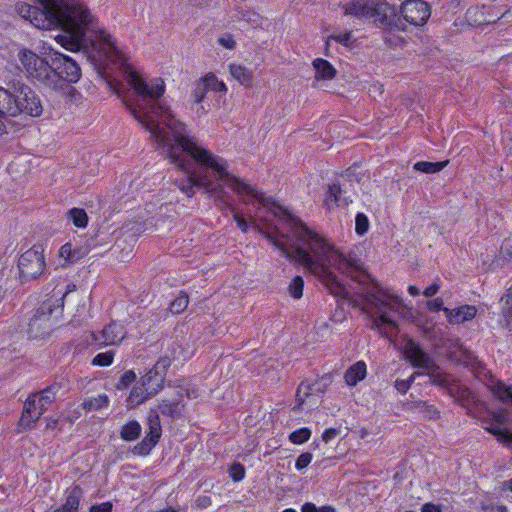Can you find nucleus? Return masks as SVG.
<instances>
[{
  "mask_svg": "<svg viewBox=\"0 0 512 512\" xmlns=\"http://www.w3.org/2000/svg\"><path fill=\"white\" fill-rule=\"evenodd\" d=\"M126 72L128 83L141 97L136 103H126V106L133 117L149 131L157 148H166L170 162L188 173L190 163L181 156V151L190 156L199 167L211 170L217 180L222 181L237 195L250 196L264 206L271 204L275 215L287 213L285 208L277 205L272 198H266L264 193L249 181L229 173L228 161L199 145L197 138L188 131L187 125L178 120L168 106L159 102L166 91L162 78H154L147 82L130 67L126 68Z\"/></svg>",
  "mask_w": 512,
  "mask_h": 512,
  "instance_id": "1",
  "label": "nucleus"
},
{
  "mask_svg": "<svg viewBox=\"0 0 512 512\" xmlns=\"http://www.w3.org/2000/svg\"><path fill=\"white\" fill-rule=\"evenodd\" d=\"M41 7L25 2L17 3L16 12L39 29H60L55 37L66 50L77 52L85 46L86 33L89 31L92 50L98 54V60L104 65L109 63L125 67L126 59L116 46L112 35L104 28L96 27L95 17L80 0H37Z\"/></svg>",
  "mask_w": 512,
  "mask_h": 512,
  "instance_id": "2",
  "label": "nucleus"
},
{
  "mask_svg": "<svg viewBox=\"0 0 512 512\" xmlns=\"http://www.w3.org/2000/svg\"><path fill=\"white\" fill-rule=\"evenodd\" d=\"M262 233L275 248L282 252L287 260L302 266L306 271L319 278L330 293L336 297L345 298L347 291L332 271V267L340 268L341 265H347L355 270L363 268L358 247H353L346 252L339 251L330 245L324 237L304 224L296 227L294 233L299 244L291 247H287L269 233Z\"/></svg>",
  "mask_w": 512,
  "mask_h": 512,
  "instance_id": "3",
  "label": "nucleus"
},
{
  "mask_svg": "<svg viewBox=\"0 0 512 512\" xmlns=\"http://www.w3.org/2000/svg\"><path fill=\"white\" fill-rule=\"evenodd\" d=\"M416 8V0H407L396 9L382 0H350L344 6V14L357 19L372 18L376 26L384 30H406V23L416 25V18L409 14Z\"/></svg>",
  "mask_w": 512,
  "mask_h": 512,
  "instance_id": "4",
  "label": "nucleus"
},
{
  "mask_svg": "<svg viewBox=\"0 0 512 512\" xmlns=\"http://www.w3.org/2000/svg\"><path fill=\"white\" fill-rule=\"evenodd\" d=\"M184 407L185 404L180 399H162L158 402L157 408H151L147 414L145 436L132 448V454L140 457L148 456L162 436L160 414L178 419L182 416Z\"/></svg>",
  "mask_w": 512,
  "mask_h": 512,
  "instance_id": "5",
  "label": "nucleus"
},
{
  "mask_svg": "<svg viewBox=\"0 0 512 512\" xmlns=\"http://www.w3.org/2000/svg\"><path fill=\"white\" fill-rule=\"evenodd\" d=\"M76 288L74 283H69L64 291L56 292L54 289L53 295L39 305L28 323L27 333L30 338H45L50 335L58 318L63 313L65 297L74 292Z\"/></svg>",
  "mask_w": 512,
  "mask_h": 512,
  "instance_id": "6",
  "label": "nucleus"
},
{
  "mask_svg": "<svg viewBox=\"0 0 512 512\" xmlns=\"http://www.w3.org/2000/svg\"><path fill=\"white\" fill-rule=\"evenodd\" d=\"M370 301L377 310V315L372 319V328L376 329L381 336L393 341L399 332L394 316L406 315L407 308L402 299L384 291H377L370 294Z\"/></svg>",
  "mask_w": 512,
  "mask_h": 512,
  "instance_id": "7",
  "label": "nucleus"
},
{
  "mask_svg": "<svg viewBox=\"0 0 512 512\" xmlns=\"http://www.w3.org/2000/svg\"><path fill=\"white\" fill-rule=\"evenodd\" d=\"M170 366L171 359L168 356L160 357L133 386L127 399L128 403L137 406L158 394L164 387Z\"/></svg>",
  "mask_w": 512,
  "mask_h": 512,
  "instance_id": "8",
  "label": "nucleus"
},
{
  "mask_svg": "<svg viewBox=\"0 0 512 512\" xmlns=\"http://www.w3.org/2000/svg\"><path fill=\"white\" fill-rule=\"evenodd\" d=\"M60 384L53 383L39 392L30 393L25 402L17 427L19 432L32 429L40 417L55 401Z\"/></svg>",
  "mask_w": 512,
  "mask_h": 512,
  "instance_id": "9",
  "label": "nucleus"
},
{
  "mask_svg": "<svg viewBox=\"0 0 512 512\" xmlns=\"http://www.w3.org/2000/svg\"><path fill=\"white\" fill-rule=\"evenodd\" d=\"M44 86L51 89H60L64 82L76 83L81 76L79 65L71 57L60 52L50 55L49 71Z\"/></svg>",
  "mask_w": 512,
  "mask_h": 512,
  "instance_id": "10",
  "label": "nucleus"
},
{
  "mask_svg": "<svg viewBox=\"0 0 512 512\" xmlns=\"http://www.w3.org/2000/svg\"><path fill=\"white\" fill-rule=\"evenodd\" d=\"M331 377L323 375L315 380H303L297 387L294 411H311L317 407L318 399L326 392Z\"/></svg>",
  "mask_w": 512,
  "mask_h": 512,
  "instance_id": "11",
  "label": "nucleus"
},
{
  "mask_svg": "<svg viewBox=\"0 0 512 512\" xmlns=\"http://www.w3.org/2000/svg\"><path fill=\"white\" fill-rule=\"evenodd\" d=\"M15 93H11V111L8 115L15 116L25 114L31 117H38L42 114L43 106L36 92L25 84L14 86Z\"/></svg>",
  "mask_w": 512,
  "mask_h": 512,
  "instance_id": "12",
  "label": "nucleus"
},
{
  "mask_svg": "<svg viewBox=\"0 0 512 512\" xmlns=\"http://www.w3.org/2000/svg\"><path fill=\"white\" fill-rule=\"evenodd\" d=\"M17 266L22 282L38 278L46 266L42 247L34 245L22 253L18 259Z\"/></svg>",
  "mask_w": 512,
  "mask_h": 512,
  "instance_id": "13",
  "label": "nucleus"
},
{
  "mask_svg": "<svg viewBox=\"0 0 512 512\" xmlns=\"http://www.w3.org/2000/svg\"><path fill=\"white\" fill-rule=\"evenodd\" d=\"M17 56L28 77L44 85L47 71H49V62L27 48L19 50Z\"/></svg>",
  "mask_w": 512,
  "mask_h": 512,
  "instance_id": "14",
  "label": "nucleus"
},
{
  "mask_svg": "<svg viewBox=\"0 0 512 512\" xmlns=\"http://www.w3.org/2000/svg\"><path fill=\"white\" fill-rule=\"evenodd\" d=\"M92 344L98 348L107 346H119L127 336L125 326L118 321H111L100 331L90 333Z\"/></svg>",
  "mask_w": 512,
  "mask_h": 512,
  "instance_id": "15",
  "label": "nucleus"
},
{
  "mask_svg": "<svg viewBox=\"0 0 512 512\" xmlns=\"http://www.w3.org/2000/svg\"><path fill=\"white\" fill-rule=\"evenodd\" d=\"M508 414L499 410L494 412L492 419L484 422V429L491 434L495 435L501 443L506 446H512V433L507 429L505 423L507 422Z\"/></svg>",
  "mask_w": 512,
  "mask_h": 512,
  "instance_id": "16",
  "label": "nucleus"
},
{
  "mask_svg": "<svg viewBox=\"0 0 512 512\" xmlns=\"http://www.w3.org/2000/svg\"><path fill=\"white\" fill-rule=\"evenodd\" d=\"M418 377L426 375L432 382L444 386L448 383V376L436 367L429 356L418 348Z\"/></svg>",
  "mask_w": 512,
  "mask_h": 512,
  "instance_id": "17",
  "label": "nucleus"
},
{
  "mask_svg": "<svg viewBox=\"0 0 512 512\" xmlns=\"http://www.w3.org/2000/svg\"><path fill=\"white\" fill-rule=\"evenodd\" d=\"M478 310L474 305H462L454 309L445 308L444 313L450 324H460L472 320Z\"/></svg>",
  "mask_w": 512,
  "mask_h": 512,
  "instance_id": "18",
  "label": "nucleus"
},
{
  "mask_svg": "<svg viewBox=\"0 0 512 512\" xmlns=\"http://www.w3.org/2000/svg\"><path fill=\"white\" fill-rule=\"evenodd\" d=\"M367 376V364L364 360H358L348 367L343 379L347 386L354 387Z\"/></svg>",
  "mask_w": 512,
  "mask_h": 512,
  "instance_id": "19",
  "label": "nucleus"
},
{
  "mask_svg": "<svg viewBox=\"0 0 512 512\" xmlns=\"http://www.w3.org/2000/svg\"><path fill=\"white\" fill-rule=\"evenodd\" d=\"M209 181L197 176L195 173L188 174L186 178L177 179L175 184L187 196L195 194V188L206 187Z\"/></svg>",
  "mask_w": 512,
  "mask_h": 512,
  "instance_id": "20",
  "label": "nucleus"
},
{
  "mask_svg": "<svg viewBox=\"0 0 512 512\" xmlns=\"http://www.w3.org/2000/svg\"><path fill=\"white\" fill-rule=\"evenodd\" d=\"M83 490L79 485L72 486L66 495L65 502L53 512H78Z\"/></svg>",
  "mask_w": 512,
  "mask_h": 512,
  "instance_id": "21",
  "label": "nucleus"
},
{
  "mask_svg": "<svg viewBox=\"0 0 512 512\" xmlns=\"http://www.w3.org/2000/svg\"><path fill=\"white\" fill-rule=\"evenodd\" d=\"M232 78L242 86L250 88L253 85L254 73L251 69L241 64L230 63L228 66Z\"/></svg>",
  "mask_w": 512,
  "mask_h": 512,
  "instance_id": "22",
  "label": "nucleus"
},
{
  "mask_svg": "<svg viewBox=\"0 0 512 512\" xmlns=\"http://www.w3.org/2000/svg\"><path fill=\"white\" fill-rule=\"evenodd\" d=\"M312 65L315 69L316 80H332L337 74L335 67L326 59L316 58Z\"/></svg>",
  "mask_w": 512,
  "mask_h": 512,
  "instance_id": "23",
  "label": "nucleus"
},
{
  "mask_svg": "<svg viewBox=\"0 0 512 512\" xmlns=\"http://www.w3.org/2000/svg\"><path fill=\"white\" fill-rule=\"evenodd\" d=\"M212 195L216 202V205L222 211L234 212L235 206L231 201L230 195L224 190L222 185H217L212 190Z\"/></svg>",
  "mask_w": 512,
  "mask_h": 512,
  "instance_id": "24",
  "label": "nucleus"
},
{
  "mask_svg": "<svg viewBox=\"0 0 512 512\" xmlns=\"http://www.w3.org/2000/svg\"><path fill=\"white\" fill-rule=\"evenodd\" d=\"M342 189L339 183L329 185L323 200V205L327 210H331L341 203Z\"/></svg>",
  "mask_w": 512,
  "mask_h": 512,
  "instance_id": "25",
  "label": "nucleus"
},
{
  "mask_svg": "<svg viewBox=\"0 0 512 512\" xmlns=\"http://www.w3.org/2000/svg\"><path fill=\"white\" fill-rule=\"evenodd\" d=\"M142 432V427L137 420L127 421L120 430V437L123 441L133 442L137 440Z\"/></svg>",
  "mask_w": 512,
  "mask_h": 512,
  "instance_id": "26",
  "label": "nucleus"
},
{
  "mask_svg": "<svg viewBox=\"0 0 512 512\" xmlns=\"http://www.w3.org/2000/svg\"><path fill=\"white\" fill-rule=\"evenodd\" d=\"M65 216L78 229L86 228L89 222V217L83 208L73 207L66 212Z\"/></svg>",
  "mask_w": 512,
  "mask_h": 512,
  "instance_id": "27",
  "label": "nucleus"
},
{
  "mask_svg": "<svg viewBox=\"0 0 512 512\" xmlns=\"http://www.w3.org/2000/svg\"><path fill=\"white\" fill-rule=\"evenodd\" d=\"M200 78L205 84L208 92L212 91L216 93H222L224 95L227 93V85L222 80H219L213 72H208Z\"/></svg>",
  "mask_w": 512,
  "mask_h": 512,
  "instance_id": "28",
  "label": "nucleus"
},
{
  "mask_svg": "<svg viewBox=\"0 0 512 512\" xmlns=\"http://www.w3.org/2000/svg\"><path fill=\"white\" fill-rule=\"evenodd\" d=\"M109 398L106 394H98L95 397H89L83 400L81 406L86 411L100 410L108 407Z\"/></svg>",
  "mask_w": 512,
  "mask_h": 512,
  "instance_id": "29",
  "label": "nucleus"
},
{
  "mask_svg": "<svg viewBox=\"0 0 512 512\" xmlns=\"http://www.w3.org/2000/svg\"><path fill=\"white\" fill-rule=\"evenodd\" d=\"M501 316L505 324L512 321V285L505 291L500 298Z\"/></svg>",
  "mask_w": 512,
  "mask_h": 512,
  "instance_id": "30",
  "label": "nucleus"
},
{
  "mask_svg": "<svg viewBox=\"0 0 512 512\" xmlns=\"http://www.w3.org/2000/svg\"><path fill=\"white\" fill-rule=\"evenodd\" d=\"M450 357L458 363L471 367H474L477 360L471 351L463 348L462 346H458L455 351H452L450 353Z\"/></svg>",
  "mask_w": 512,
  "mask_h": 512,
  "instance_id": "31",
  "label": "nucleus"
},
{
  "mask_svg": "<svg viewBox=\"0 0 512 512\" xmlns=\"http://www.w3.org/2000/svg\"><path fill=\"white\" fill-rule=\"evenodd\" d=\"M189 304V297L186 292L181 291L178 296L170 303L169 311L172 314H180L186 310Z\"/></svg>",
  "mask_w": 512,
  "mask_h": 512,
  "instance_id": "32",
  "label": "nucleus"
},
{
  "mask_svg": "<svg viewBox=\"0 0 512 512\" xmlns=\"http://www.w3.org/2000/svg\"><path fill=\"white\" fill-rule=\"evenodd\" d=\"M114 357H115L114 350H108L105 352H101V353L96 354L93 357L91 364L93 366H97V367H108L113 363Z\"/></svg>",
  "mask_w": 512,
  "mask_h": 512,
  "instance_id": "33",
  "label": "nucleus"
},
{
  "mask_svg": "<svg viewBox=\"0 0 512 512\" xmlns=\"http://www.w3.org/2000/svg\"><path fill=\"white\" fill-rule=\"evenodd\" d=\"M303 290H304L303 278L299 275L294 276L288 285L289 295L294 299H300L303 296Z\"/></svg>",
  "mask_w": 512,
  "mask_h": 512,
  "instance_id": "34",
  "label": "nucleus"
},
{
  "mask_svg": "<svg viewBox=\"0 0 512 512\" xmlns=\"http://www.w3.org/2000/svg\"><path fill=\"white\" fill-rule=\"evenodd\" d=\"M312 431L308 427H301L294 430L289 435V440L293 444L301 445L307 442L311 437Z\"/></svg>",
  "mask_w": 512,
  "mask_h": 512,
  "instance_id": "35",
  "label": "nucleus"
},
{
  "mask_svg": "<svg viewBox=\"0 0 512 512\" xmlns=\"http://www.w3.org/2000/svg\"><path fill=\"white\" fill-rule=\"evenodd\" d=\"M207 92L208 91H207L205 84L203 83L201 78H199L194 83V88L191 93L192 102L194 104H201L205 100Z\"/></svg>",
  "mask_w": 512,
  "mask_h": 512,
  "instance_id": "36",
  "label": "nucleus"
},
{
  "mask_svg": "<svg viewBox=\"0 0 512 512\" xmlns=\"http://www.w3.org/2000/svg\"><path fill=\"white\" fill-rule=\"evenodd\" d=\"M59 257L64 260L65 263H74L78 260V251L73 249L71 243H65L59 249Z\"/></svg>",
  "mask_w": 512,
  "mask_h": 512,
  "instance_id": "37",
  "label": "nucleus"
},
{
  "mask_svg": "<svg viewBox=\"0 0 512 512\" xmlns=\"http://www.w3.org/2000/svg\"><path fill=\"white\" fill-rule=\"evenodd\" d=\"M370 222L367 215L363 212H359L355 216V233L358 236L365 235L369 230Z\"/></svg>",
  "mask_w": 512,
  "mask_h": 512,
  "instance_id": "38",
  "label": "nucleus"
},
{
  "mask_svg": "<svg viewBox=\"0 0 512 512\" xmlns=\"http://www.w3.org/2000/svg\"><path fill=\"white\" fill-rule=\"evenodd\" d=\"M448 164V160L441 161V162H427L422 161L418 162V171L424 172V173H436L441 171L443 168H445Z\"/></svg>",
  "mask_w": 512,
  "mask_h": 512,
  "instance_id": "39",
  "label": "nucleus"
},
{
  "mask_svg": "<svg viewBox=\"0 0 512 512\" xmlns=\"http://www.w3.org/2000/svg\"><path fill=\"white\" fill-rule=\"evenodd\" d=\"M493 394L500 400H512V387L498 382L492 386Z\"/></svg>",
  "mask_w": 512,
  "mask_h": 512,
  "instance_id": "40",
  "label": "nucleus"
},
{
  "mask_svg": "<svg viewBox=\"0 0 512 512\" xmlns=\"http://www.w3.org/2000/svg\"><path fill=\"white\" fill-rule=\"evenodd\" d=\"M402 354L403 358L407 360L412 367H416V341L409 339Z\"/></svg>",
  "mask_w": 512,
  "mask_h": 512,
  "instance_id": "41",
  "label": "nucleus"
},
{
  "mask_svg": "<svg viewBox=\"0 0 512 512\" xmlns=\"http://www.w3.org/2000/svg\"><path fill=\"white\" fill-rule=\"evenodd\" d=\"M228 474L233 482H240L245 478L246 470L241 463L234 462L229 466Z\"/></svg>",
  "mask_w": 512,
  "mask_h": 512,
  "instance_id": "42",
  "label": "nucleus"
},
{
  "mask_svg": "<svg viewBox=\"0 0 512 512\" xmlns=\"http://www.w3.org/2000/svg\"><path fill=\"white\" fill-rule=\"evenodd\" d=\"M415 378L416 371H414L407 379H396L394 387L399 393L405 394L410 389Z\"/></svg>",
  "mask_w": 512,
  "mask_h": 512,
  "instance_id": "43",
  "label": "nucleus"
},
{
  "mask_svg": "<svg viewBox=\"0 0 512 512\" xmlns=\"http://www.w3.org/2000/svg\"><path fill=\"white\" fill-rule=\"evenodd\" d=\"M11 93L2 87H0V114H7L8 111H11Z\"/></svg>",
  "mask_w": 512,
  "mask_h": 512,
  "instance_id": "44",
  "label": "nucleus"
},
{
  "mask_svg": "<svg viewBox=\"0 0 512 512\" xmlns=\"http://www.w3.org/2000/svg\"><path fill=\"white\" fill-rule=\"evenodd\" d=\"M431 16V9L429 5L421 0H418V26L423 25Z\"/></svg>",
  "mask_w": 512,
  "mask_h": 512,
  "instance_id": "45",
  "label": "nucleus"
},
{
  "mask_svg": "<svg viewBox=\"0 0 512 512\" xmlns=\"http://www.w3.org/2000/svg\"><path fill=\"white\" fill-rule=\"evenodd\" d=\"M135 381L136 373L133 370H127L121 375L116 387L118 389H125Z\"/></svg>",
  "mask_w": 512,
  "mask_h": 512,
  "instance_id": "46",
  "label": "nucleus"
},
{
  "mask_svg": "<svg viewBox=\"0 0 512 512\" xmlns=\"http://www.w3.org/2000/svg\"><path fill=\"white\" fill-rule=\"evenodd\" d=\"M351 37L352 33L350 31L339 33L337 35H331L328 37L326 44L328 45L331 40H334L335 42L348 47L351 44Z\"/></svg>",
  "mask_w": 512,
  "mask_h": 512,
  "instance_id": "47",
  "label": "nucleus"
},
{
  "mask_svg": "<svg viewBox=\"0 0 512 512\" xmlns=\"http://www.w3.org/2000/svg\"><path fill=\"white\" fill-rule=\"evenodd\" d=\"M313 455L310 452H304L300 454L295 462V468L298 471H301L309 466V464L312 462Z\"/></svg>",
  "mask_w": 512,
  "mask_h": 512,
  "instance_id": "48",
  "label": "nucleus"
},
{
  "mask_svg": "<svg viewBox=\"0 0 512 512\" xmlns=\"http://www.w3.org/2000/svg\"><path fill=\"white\" fill-rule=\"evenodd\" d=\"M217 42L219 45L229 50H233L236 48V41L231 33H226L222 35L218 38Z\"/></svg>",
  "mask_w": 512,
  "mask_h": 512,
  "instance_id": "49",
  "label": "nucleus"
},
{
  "mask_svg": "<svg viewBox=\"0 0 512 512\" xmlns=\"http://www.w3.org/2000/svg\"><path fill=\"white\" fill-rule=\"evenodd\" d=\"M113 504L111 501H105L99 504H94L90 507L89 512H112Z\"/></svg>",
  "mask_w": 512,
  "mask_h": 512,
  "instance_id": "50",
  "label": "nucleus"
},
{
  "mask_svg": "<svg viewBox=\"0 0 512 512\" xmlns=\"http://www.w3.org/2000/svg\"><path fill=\"white\" fill-rule=\"evenodd\" d=\"M231 213L233 214V219L236 222L237 227L241 230L242 233H247L249 228L248 222L236 210Z\"/></svg>",
  "mask_w": 512,
  "mask_h": 512,
  "instance_id": "51",
  "label": "nucleus"
},
{
  "mask_svg": "<svg viewBox=\"0 0 512 512\" xmlns=\"http://www.w3.org/2000/svg\"><path fill=\"white\" fill-rule=\"evenodd\" d=\"M341 432V429L340 428H327L323 431L322 433V440L325 442V443H328L330 441H332L333 439H335Z\"/></svg>",
  "mask_w": 512,
  "mask_h": 512,
  "instance_id": "52",
  "label": "nucleus"
},
{
  "mask_svg": "<svg viewBox=\"0 0 512 512\" xmlns=\"http://www.w3.org/2000/svg\"><path fill=\"white\" fill-rule=\"evenodd\" d=\"M195 505L199 509H206L212 505V499L208 495H200L195 500Z\"/></svg>",
  "mask_w": 512,
  "mask_h": 512,
  "instance_id": "53",
  "label": "nucleus"
},
{
  "mask_svg": "<svg viewBox=\"0 0 512 512\" xmlns=\"http://www.w3.org/2000/svg\"><path fill=\"white\" fill-rule=\"evenodd\" d=\"M443 304L444 302L441 298H434L427 302V308L431 311H444L445 307H443Z\"/></svg>",
  "mask_w": 512,
  "mask_h": 512,
  "instance_id": "54",
  "label": "nucleus"
},
{
  "mask_svg": "<svg viewBox=\"0 0 512 512\" xmlns=\"http://www.w3.org/2000/svg\"><path fill=\"white\" fill-rule=\"evenodd\" d=\"M439 289H440V283H439V281H435L424 290L423 294L426 297H432L439 291Z\"/></svg>",
  "mask_w": 512,
  "mask_h": 512,
  "instance_id": "55",
  "label": "nucleus"
},
{
  "mask_svg": "<svg viewBox=\"0 0 512 512\" xmlns=\"http://www.w3.org/2000/svg\"><path fill=\"white\" fill-rule=\"evenodd\" d=\"M421 512H442V506L434 503H425L421 508Z\"/></svg>",
  "mask_w": 512,
  "mask_h": 512,
  "instance_id": "56",
  "label": "nucleus"
},
{
  "mask_svg": "<svg viewBox=\"0 0 512 512\" xmlns=\"http://www.w3.org/2000/svg\"><path fill=\"white\" fill-rule=\"evenodd\" d=\"M301 512H319V510L314 503L306 502L302 505Z\"/></svg>",
  "mask_w": 512,
  "mask_h": 512,
  "instance_id": "57",
  "label": "nucleus"
},
{
  "mask_svg": "<svg viewBox=\"0 0 512 512\" xmlns=\"http://www.w3.org/2000/svg\"><path fill=\"white\" fill-rule=\"evenodd\" d=\"M319 512H337V510L331 505H323L318 508Z\"/></svg>",
  "mask_w": 512,
  "mask_h": 512,
  "instance_id": "58",
  "label": "nucleus"
},
{
  "mask_svg": "<svg viewBox=\"0 0 512 512\" xmlns=\"http://www.w3.org/2000/svg\"><path fill=\"white\" fill-rule=\"evenodd\" d=\"M502 485H503V489H507V490L512 491V479L503 482Z\"/></svg>",
  "mask_w": 512,
  "mask_h": 512,
  "instance_id": "59",
  "label": "nucleus"
},
{
  "mask_svg": "<svg viewBox=\"0 0 512 512\" xmlns=\"http://www.w3.org/2000/svg\"><path fill=\"white\" fill-rule=\"evenodd\" d=\"M408 292L412 296H416V285H409Z\"/></svg>",
  "mask_w": 512,
  "mask_h": 512,
  "instance_id": "60",
  "label": "nucleus"
},
{
  "mask_svg": "<svg viewBox=\"0 0 512 512\" xmlns=\"http://www.w3.org/2000/svg\"><path fill=\"white\" fill-rule=\"evenodd\" d=\"M496 512H507V508L503 505H499L495 507Z\"/></svg>",
  "mask_w": 512,
  "mask_h": 512,
  "instance_id": "61",
  "label": "nucleus"
},
{
  "mask_svg": "<svg viewBox=\"0 0 512 512\" xmlns=\"http://www.w3.org/2000/svg\"><path fill=\"white\" fill-rule=\"evenodd\" d=\"M192 1H193V2L195 3V5H197V6H204V5H207V2H208V0H203V1H201V2H197V0H192Z\"/></svg>",
  "mask_w": 512,
  "mask_h": 512,
  "instance_id": "62",
  "label": "nucleus"
},
{
  "mask_svg": "<svg viewBox=\"0 0 512 512\" xmlns=\"http://www.w3.org/2000/svg\"><path fill=\"white\" fill-rule=\"evenodd\" d=\"M3 296H4V289L3 287L0 285V302L2 301L3 299Z\"/></svg>",
  "mask_w": 512,
  "mask_h": 512,
  "instance_id": "63",
  "label": "nucleus"
},
{
  "mask_svg": "<svg viewBox=\"0 0 512 512\" xmlns=\"http://www.w3.org/2000/svg\"><path fill=\"white\" fill-rule=\"evenodd\" d=\"M282 512H297L294 508H286Z\"/></svg>",
  "mask_w": 512,
  "mask_h": 512,
  "instance_id": "64",
  "label": "nucleus"
}]
</instances>
